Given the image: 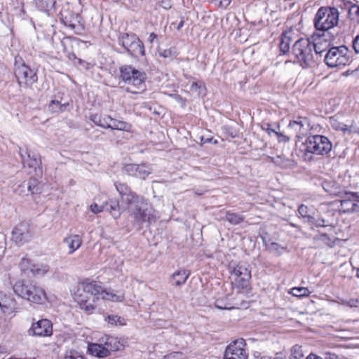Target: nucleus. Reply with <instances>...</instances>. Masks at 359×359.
Returning <instances> with one entry per match:
<instances>
[{
	"instance_id": "41",
	"label": "nucleus",
	"mask_w": 359,
	"mask_h": 359,
	"mask_svg": "<svg viewBox=\"0 0 359 359\" xmlns=\"http://www.w3.org/2000/svg\"><path fill=\"white\" fill-rule=\"evenodd\" d=\"M65 359H83V357L75 351H67L65 354Z\"/></svg>"
},
{
	"instance_id": "25",
	"label": "nucleus",
	"mask_w": 359,
	"mask_h": 359,
	"mask_svg": "<svg viewBox=\"0 0 359 359\" xmlns=\"http://www.w3.org/2000/svg\"><path fill=\"white\" fill-rule=\"evenodd\" d=\"M104 207L105 210L108 211L114 219H117L121 216V208L117 200L109 199L104 203Z\"/></svg>"
},
{
	"instance_id": "61",
	"label": "nucleus",
	"mask_w": 359,
	"mask_h": 359,
	"mask_svg": "<svg viewBox=\"0 0 359 359\" xmlns=\"http://www.w3.org/2000/svg\"><path fill=\"white\" fill-rule=\"evenodd\" d=\"M326 185H327V184L326 182H324V183H323V188H324V189H325L326 191L329 192L330 191L327 189V188H328V186H326Z\"/></svg>"
},
{
	"instance_id": "62",
	"label": "nucleus",
	"mask_w": 359,
	"mask_h": 359,
	"mask_svg": "<svg viewBox=\"0 0 359 359\" xmlns=\"http://www.w3.org/2000/svg\"><path fill=\"white\" fill-rule=\"evenodd\" d=\"M326 185H327V184L326 182H324V183H323V188H324V189H325L326 191L329 192L330 191L327 189V188H328V186H326Z\"/></svg>"
},
{
	"instance_id": "55",
	"label": "nucleus",
	"mask_w": 359,
	"mask_h": 359,
	"mask_svg": "<svg viewBox=\"0 0 359 359\" xmlns=\"http://www.w3.org/2000/svg\"><path fill=\"white\" fill-rule=\"evenodd\" d=\"M269 135H271L272 133H274L276 135V132H278L277 130L272 129L268 126L267 128L266 129Z\"/></svg>"
},
{
	"instance_id": "9",
	"label": "nucleus",
	"mask_w": 359,
	"mask_h": 359,
	"mask_svg": "<svg viewBox=\"0 0 359 359\" xmlns=\"http://www.w3.org/2000/svg\"><path fill=\"white\" fill-rule=\"evenodd\" d=\"M250 278V271L243 265H236L231 271L230 279L233 287L238 290L248 288Z\"/></svg>"
},
{
	"instance_id": "8",
	"label": "nucleus",
	"mask_w": 359,
	"mask_h": 359,
	"mask_svg": "<svg viewBox=\"0 0 359 359\" xmlns=\"http://www.w3.org/2000/svg\"><path fill=\"white\" fill-rule=\"evenodd\" d=\"M347 46H332L325 57L326 64L331 67L346 65L349 61Z\"/></svg>"
},
{
	"instance_id": "12",
	"label": "nucleus",
	"mask_w": 359,
	"mask_h": 359,
	"mask_svg": "<svg viewBox=\"0 0 359 359\" xmlns=\"http://www.w3.org/2000/svg\"><path fill=\"white\" fill-rule=\"evenodd\" d=\"M317 45L316 43V35H312L311 38L299 37L292 29L286 30L282 34L281 41L280 45Z\"/></svg>"
},
{
	"instance_id": "50",
	"label": "nucleus",
	"mask_w": 359,
	"mask_h": 359,
	"mask_svg": "<svg viewBox=\"0 0 359 359\" xmlns=\"http://www.w3.org/2000/svg\"><path fill=\"white\" fill-rule=\"evenodd\" d=\"M358 303V299H350L348 302H346L344 304L348 305L350 307H356Z\"/></svg>"
},
{
	"instance_id": "51",
	"label": "nucleus",
	"mask_w": 359,
	"mask_h": 359,
	"mask_svg": "<svg viewBox=\"0 0 359 359\" xmlns=\"http://www.w3.org/2000/svg\"><path fill=\"white\" fill-rule=\"evenodd\" d=\"M78 62L79 64L83 65L85 69H88L90 68V64L83 62L81 59H78Z\"/></svg>"
},
{
	"instance_id": "26",
	"label": "nucleus",
	"mask_w": 359,
	"mask_h": 359,
	"mask_svg": "<svg viewBox=\"0 0 359 359\" xmlns=\"http://www.w3.org/2000/svg\"><path fill=\"white\" fill-rule=\"evenodd\" d=\"M90 120L97 126L103 128H109L111 117L109 116H102L99 114H93L90 116Z\"/></svg>"
},
{
	"instance_id": "21",
	"label": "nucleus",
	"mask_w": 359,
	"mask_h": 359,
	"mask_svg": "<svg viewBox=\"0 0 359 359\" xmlns=\"http://www.w3.org/2000/svg\"><path fill=\"white\" fill-rule=\"evenodd\" d=\"M15 308V299L10 295L0 293V311L8 315L14 311Z\"/></svg>"
},
{
	"instance_id": "36",
	"label": "nucleus",
	"mask_w": 359,
	"mask_h": 359,
	"mask_svg": "<svg viewBox=\"0 0 359 359\" xmlns=\"http://www.w3.org/2000/svg\"><path fill=\"white\" fill-rule=\"evenodd\" d=\"M348 16L352 21L359 24V6H351L348 11Z\"/></svg>"
},
{
	"instance_id": "30",
	"label": "nucleus",
	"mask_w": 359,
	"mask_h": 359,
	"mask_svg": "<svg viewBox=\"0 0 359 359\" xmlns=\"http://www.w3.org/2000/svg\"><path fill=\"white\" fill-rule=\"evenodd\" d=\"M121 45H135L140 42L139 38L135 34L125 33L120 36Z\"/></svg>"
},
{
	"instance_id": "39",
	"label": "nucleus",
	"mask_w": 359,
	"mask_h": 359,
	"mask_svg": "<svg viewBox=\"0 0 359 359\" xmlns=\"http://www.w3.org/2000/svg\"><path fill=\"white\" fill-rule=\"evenodd\" d=\"M226 220L231 224H238L243 221V217L235 213L228 212L226 215Z\"/></svg>"
},
{
	"instance_id": "42",
	"label": "nucleus",
	"mask_w": 359,
	"mask_h": 359,
	"mask_svg": "<svg viewBox=\"0 0 359 359\" xmlns=\"http://www.w3.org/2000/svg\"><path fill=\"white\" fill-rule=\"evenodd\" d=\"M49 109L53 112L62 111V105L58 101L52 100L49 104Z\"/></svg>"
},
{
	"instance_id": "24",
	"label": "nucleus",
	"mask_w": 359,
	"mask_h": 359,
	"mask_svg": "<svg viewBox=\"0 0 359 359\" xmlns=\"http://www.w3.org/2000/svg\"><path fill=\"white\" fill-rule=\"evenodd\" d=\"M124 297H125L123 293L104 290L100 287V291H99V299H102L114 302H121L124 300Z\"/></svg>"
},
{
	"instance_id": "32",
	"label": "nucleus",
	"mask_w": 359,
	"mask_h": 359,
	"mask_svg": "<svg viewBox=\"0 0 359 359\" xmlns=\"http://www.w3.org/2000/svg\"><path fill=\"white\" fill-rule=\"evenodd\" d=\"M158 53L160 56L165 58H172L175 56L176 51L175 47L158 46Z\"/></svg>"
},
{
	"instance_id": "38",
	"label": "nucleus",
	"mask_w": 359,
	"mask_h": 359,
	"mask_svg": "<svg viewBox=\"0 0 359 359\" xmlns=\"http://www.w3.org/2000/svg\"><path fill=\"white\" fill-rule=\"evenodd\" d=\"M266 249L274 254L281 255L285 250V248L280 246L278 243L272 242L266 244Z\"/></svg>"
},
{
	"instance_id": "10",
	"label": "nucleus",
	"mask_w": 359,
	"mask_h": 359,
	"mask_svg": "<svg viewBox=\"0 0 359 359\" xmlns=\"http://www.w3.org/2000/svg\"><path fill=\"white\" fill-rule=\"evenodd\" d=\"M119 342L113 337H106L105 346L98 344H90L88 351L92 355L103 358L109 354L110 351H116L118 348Z\"/></svg>"
},
{
	"instance_id": "23",
	"label": "nucleus",
	"mask_w": 359,
	"mask_h": 359,
	"mask_svg": "<svg viewBox=\"0 0 359 359\" xmlns=\"http://www.w3.org/2000/svg\"><path fill=\"white\" fill-rule=\"evenodd\" d=\"M20 154L21 156L23 165L27 166L30 168L36 169V167L40 164V159L35 156H31L27 149H20Z\"/></svg>"
},
{
	"instance_id": "33",
	"label": "nucleus",
	"mask_w": 359,
	"mask_h": 359,
	"mask_svg": "<svg viewBox=\"0 0 359 359\" xmlns=\"http://www.w3.org/2000/svg\"><path fill=\"white\" fill-rule=\"evenodd\" d=\"M31 271L35 276H43L48 271L49 268L47 265L41 264H34L31 266Z\"/></svg>"
},
{
	"instance_id": "56",
	"label": "nucleus",
	"mask_w": 359,
	"mask_h": 359,
	"mask_svg": "<svg viewBox=\"0 0 359 359\" xmlns=\"http://www.w3.org/2000/svg\"><path fill=\"white\" fill-rule=\"evenodd\" d=\"M313 47L316 54H318L323 51V50L320 49L321 46H315Z\"/></svg>"
},
{
	"instance_id": "52",
	"label": "nucleus",
	"mask_w": 359,
	"mask_h": 359,
	"mask_svg": "<svg viewBox=\"0 0 359 359\" xmlns=\"http://www.w3.org/2000/svg\"><path fill=\"white\" fill-rule=\"evenodd\" d=\"M280 51L283 52V54H286L290 51V46H280Z\"/></svg>"
},
{
	"instance_id": "22",
	"label": "nucleus",
	"mask_w": 359,
	"mask_h": 359,
	"mask_svg": "<svg viewBox=\"0 0 359 359\" xmlns=\"http://www.w3.org/2000/svg\"><path fill=\"white\" fill-rule=\"evenodd\" d=\"M82 238L77 234H69L63 239V243L67 247L68 255H72L82 244Z\"/></svg>"
},
{
	"instance_id": "6",
	"label": "nucleus",
	"mask_w": 359,
	"mask_h": 359,
	"mask_svg": "<svg viewBox=\"0 0 359 359\" xmlns=\"http://www.w3.org/2000/svg\"><path fill=\"white\" fill-rule=\"evenodd\" d=\"M13 290L20 297L36 304H43L47 300L45 290L35 285H26L22 282H18L14 285Z\"/></svg>"
},
{
	"instance_id": "17",
	"label": "nucleus",
	"mask_w": 359,
	"mask_h": 359,
	"mask_svg": "<svg viewBox=\"0 0 359 359\" xmlns=\"http://www.w3.org/2000/svg\"><path fill=\"white\" fill-rule=\"evenodd\" d=\"M123 170L127 175L130 176L143 180H144L151 172V168L149 167V165L145 163L126 164L124 166Z\"/></svg>"
},
{
	"instance_id": "14",
	"label": "nucleus",
	"mask_w": 359,
	"mask_h": 359,
	"mask_svg": "<svg viewBox=\"0 0 359 359\" xmlns=\"http://www.w3.org/2000/svg\"><path fill=\"white\" fill-rule=\"evenodd\" d=\"M292 54L304 68L309 67L313 60L311 46H292Z\"/></svg>"
},
{
	"instance_id": "15",
	"label": "nucleus",
	"mask_w": 359,
	"mask_h": 359,
	"mask_svg": "<svg viewBox=\"0 0 359 359\" xmlns=\"http://www.w3.org/2000/svg\"><path fill=\"white\" fill-rule=\"evenodd\" d=\"M29 334L32 336L48 337L53 334V325L48 319H41L32 323L28 330Z\"/></svg>"
},
{
	"instance_id": "54",
	"label": "nucleus",
	"mask_w": 359,
	"mask_h": 359,
	"mask_svg": "<svg viewBox=\"0 0 359 359\" xmlns=\"http://www.w3.org/2000/svg\"><path fill=\"white\" fill-rule=\"evenodd\" d=\"M156 38V36L154 34V33H151L149 37V43H155V39Z\"/></svg>"
},
{
	"instance_id": "3",
	"label": "nucleus",
	"mask_w": 359,
	"mask_h": 359,
	"mask_svg": "<svg viewBox=\"0 0 359 359\" xmlns=\"http://www.w3.org/2000/svg\"><path fill=\"white\" fill-rule=\"evenodd\" d=\"M99 291L100 286L95 282H83L78 285L74 299L81 309L92 313L99 300Z\"/></svg>"
},
{
	"instance_id": "45",
	"label": "nucleus",
	"mask_w": 359,
	"mask_h": 359,
	"mask_svg": "<svg viewBox=\"0 0 359 359\" xmlns=\"http://www.w3.org/2000/svg\"><path fill=\"white\" fill-rule=\"evenodd\" d=\"M231 37H233V39H238L237 40V42L238 43H243L245 41V37H242L241 36V29H237V30H234L231 34Z\"/></svg>"
},
{
	"instance_id": "18",
	"label": "nucleus",
	"mask_w": 359,
	"mask_h": 359,
	"mask_svg": "<svg viewBox=\"0 0 359 359\" xmlns=\"http://www.w3.org/2000/svg\"><path fill=\"white\" fill-rule=\"evenodd\" d=\"M298 212L300 217L310 224L315 225L316 226H327L329 223L324 218L316 219L314 217L313 212L305 205H301L298 208Z\"/></svg>"
},
{
	"instance_id": "19",
	"label": "nucleus",
	"mask_w": 359,
	"mask_h": 359,
	"mask_svg": "<svg viewBox=\"0 0 359 359\" xmlns=\"http://www.w3.org/2000/svg\"><path fill=\"white\" fill-rule=\"evenodd\" d=\"M341 211L343 212H359V196L354 193L346 194L345 198L341 200Z\"/></svg>"
},
{
	"instance_id": "5",
	"label": "nucleus",
	"mask_w": 359,
	"mask_h": 359,
	"mask_svg": "<svg viewBox=\"0 0 359 359\" xmlns=\"http://www.w3.org/2000/svg\"><path fill=\"white\" fill-rule=\"evenodd\" d=\"M303 158L311 160L312 154L325 155L332 150V143L329 139L323 135H312L306 138L303 144Z\"/></svg>"
},
{
	"instance_id": "53",
	"label": "nucleus",
	"mask_w": 359,
	"mask_h": 359,
	"mask_svg": "<svg viewBox=\"0 0 359 359\" xmlns=\"http://www.w3.org/2000/svg\"><path fill=\"white\" fill-rule=\"evenodd\" d=\"M306 359H323L321 357L315 355V354H309Z\"/></svg>"
},
{
	"instance_id": "47",
	"label": "nucleus",
	"mask_w": 359,
	"mask_h": 359,
	"mask_svg": "<svg viewBox=\"0 0 359 359\" xmlns=\"http://www.w3.org/2000/svg\"><path fill=\"white\" fill-rule=\"evenodd\" d=\"M215 306L219 309H231L233 307L229 304H224L222 301L217 300L215 302Z\"/></svg>"
},
{
	"instance_id": "2",
	"label": "nucleus",
	"mask_w": 359,
	"mask_h": 359,
	"mask_svg": "<svg viewBox=\"0 0 359 359\" xmlns=\"http://www.w3.org/2000/svg\"><path fill=\"white\" fill-rule=\"evenodd\" d=\"M339 12L335 8H320L314 19V25L318 30L323 31L321 34H314L316 35V43L319 45L323 42L327 41V38L330 39L329 32L325 31L333 28L338 23Z\"/></svg>"
},
{
	"instance_id": "46",
	"label": "nucleus",
	"mask_w": 359,
	"mask_h": 359,
	"mask_svg": "<svg viewBox=\"0 0 359 359\" xmlns=\"http://www.w3.org/2000/svg\"><path fill=\"white\" fill-rule=\"evenodd\" d=\"M216 4L222 8H226L231 3V0H215Z\"/></svg>"
},
{
	"instance_id": "35",
	"label": "nucleus",
	"mask_w": 359,
	"mask_h": 359,
	"mask_svg": "<svg viewBox=\"0 0 359 359\" xmlns=\"http://www.w3.org/2000/svg\"><path fill=\"white\" fill-rule=\"evenodd\" d=\"M274 163L276 164L280 165V167L285 168H292L294 165L293 161L288 159V158H283L281 156H277L274 159Z\"/></svg>"
},
{
	"instance_id": "59",
	"label": "nucleus",
	"mask_w": 359,
	"mask_h": 359,
	"mask_svg": "<svg viewBox=\"0 0 359 359\" xmlns=\"http://www.w3.org/2000/svg\"><path fill=\"white\" fill-rule=\"evenodd\" d=\"M138 51L142 55H144V46H137Z\"/></svg>"
},
{
	"instance_id": "16",
	"label": "nucleus",
	"mask_w": 359,
	"mask_h": 359,
	"mask_svg": "<svg viewBox=\"0 0 359 359\" xmlns=\"http://www.w3.org/2000/svg\"><path fill=\"white\" fill-rule=\"evenodd\" d=\"M29 225L25 222L17 224L12 231V241L17 245H22L31 238Z\"/></svg>"
},
{
	"instance_id": "60",
	"label": "nucleus",
	"mask_w": 359,
	"mask_h": 359,
	"mask_svg": "<svg viewBox=\"0 0 359 359\" xmlns=\"http://www.w3.org/2000/svg\"><path fill=\"white\" fill-rule=\"evenodd\" d=\"M351 48H352L353 49H354V50H355L356 53H359V46H351Z\"/></svg>"
},
{
	"instance_id": "34",
	"label": "nucleus",
	"mask_w": 359,
	"mask_h": 359,
	"mask_svg": "<svg viewBox=\"0 0 359 359\" xmlns=\"http://www.w3.org/2000/svg\"><path fill=\"white\" fill-rule=\"evenodd\" d=\"M190 90L198 95H205V86L201 81H193L190 83Z\"/></svg>"
},
{
	"instance_id": "40",
	"label": "nucleus",
	"mask_w": 359,
	"mask_h": 359,
	"mask_svg": "<svg viewBox=\"0 0 359 359\" xmlns=\"http://www.w3.org/2000/svg\"><path fill=\"white\" fill-rule=\"evenodd\" d=\"M290 293L295 297H307L310 294V291L307 287H293Z\"/></svg>"
},
{
	"instance_id": "31",
	"label": "nucleus",
	"mask_w": 359,
	"mask_h": 359,
	"mask_svg": "<svg viewBox=\"0 0 359 359\" xmlns=\"http://www.w3.org/2000/svg\"><path fill=\"white\" fill-rule=\"evenodd\" d=\"M104 320L111 326L126 325L125 319L116 315H107L104 316Z\"/></svg>"
},
{
	"instance_id": "27",
	"label": "nucleus",
	"mask_w": 359,
	"mask_h": 359,
	"mask_svg": "<svg viewBox=\"0 0 359 359\" xmlns=\"http://www.w3.org/2000/svg\"><path fill=\"white\" fill-rule=\"evenodd\" d=\"M331 126L336 130H341L344 133L351 132L352 123L346 124L339 119L338 117L334 116L330 118Z\"/></svg>"
},
{
	"instance_id": "64",
	"label": "nucleus",
	"mask_w": 359,
	"mask_h": 359,
	"mask_svg": "<svg viewBox=\"0 0 359 359\" xmlns=\"http://www.w3.org/2000/svg\"><path fill=\"white\" fill-rule=\"evenodd\" d=\"M353 73L356 76H359V69H355Z\"/></svg>"
},
{
	"instance_id": "7",
	"label": "nucleus",
	"mask_w": 359,
	"mask_h": 359,
	"mask_svg": "<svg viewBox=\"0 0 359 359\" xmlns=\"http://www.w3.org/2000/svg\"><path fill=\"white\" fill-rule=\"evenodd\" d=\"M15 75L20 86H32L37 81L36 74L25 65L20 56L15 57Z\"/></svg>"
},
{
	"instance_id": "13",
	"label": "nucleus",
	"mask_w": 359,
	"mask_h": 359,
	"mask_svg": "<svg viewBox=\"0 0 359 359\" xmlns=\"http://www.w3.org/2000/svg\"><path fill=\"white\" fill-rule=\"evenodd\" d=\"M62 22L65 27L76 34L80 33L84 28L81 17L78 13L64 11L62 13Z\"/></svg>"
},
{
	"instance_id": "58",
	"label": "nucleus",
	"mask_w": 359,
	"mask_h": 359,
	"mask_svg": "<svg viewBox=\"0 0 359 359\" xmlns=\"http://www.w3.org/2000/svg\"><path fill=\"white\" fill-rule=\"evenodd\" d=\"M352 45H359V34L355 38Z\"/></svg>"
},
{
	"instance_id": "43",
	"label": "nucleus",
	"mask_w": 359,
	"mask_h": 359,
	"mask_svg": "<svg viewBox=\"0 0 359 359\" xmlns=\"http://www.w3.org/2000/svg\"><path fill=\"white\" fill-rule=\"evenodd\" d=\"M162 359H184V356L182 352H172L164 355Z\"/></svg>"
},
{
	"instance_id": "57",
	"label": "nucleus",
	"mask_w": 359,
	"mask_h": 359,
	"mask_svg": "<svg viewBox=\"0 0 359 359\" xmlns=\"http://www.w3.org/2000/svg\"><path fill=\"white\" fill-rule=\"evenodd\" d=\"M184 25V21L181 20L179 24L177 26H175V28H176L177 30H180Z\"/></svg>"
},
{
	"instance_id": "37",
	"label": "nucleus",
	"mask_w": 359,
	"mask_h": 359,
	"mask_svg": "<svg viewBox=\"0 0 359 359\" xmlns=\"http://www.w3.org/2000/svg\"><path fill=\"white\" fill-rule=\"evenodd\" d=\"M304 356L302 347L294 345L290 350V359H301Z\"/></svg>"
},
{
	"instance_id": "48",
	"label": "nucleus",
	"mask_w": 359,
	"mask_h": 359,
	"mask_svg": "<svg viewBox=\"0 0 359 359\" xmlns=\"http://www.w3.org/2000/svg\"><path fill=\"white\" fill-rule=\"evenodd\" d=\"M35 187H36V180H34V179L30 180L28 182V186H27L28 191H30L32 194H34Z\"/></svg>"
},
{
	"instance_id": "20",
	"label": "nucleus",
	"mask_w": 359,
	"mask_h": 359,
	"mask_svg": "<svg viewBox=\"0 0 359 359\" xmlns=\"http://www.w3.org/2000/svg\"><path fill=\"white\" fill-rule=\"evenodd\" d=\"M288 127L294 130L297 137H301L311 129V124L307 118L299 117L297 120L290 121Z\"/></svg>"
},
{
	"instance_id": "49",
	"label": "nucleus",
	"mask_w": 359,
	"mask_h": 359,
	"mask_svg": "<svg viewBox=\"0 0 359 359\" xmlns=\"http://www.w3.org/2000/svg\"><path fill=\"white\" fill-rule=\"evenodd\" d=\"M276 135L277 136L279 142H288L290 140L289 137L279 132H276Z\"/></svg>"
},
{
	"instance_id": "11",
	"label": "nucleus",
	"mask_w": 359,
	"mask_h": 359,
	"mask_svg": "<svg viewBox=\"0 0 359 359\" xmlns=\"http://www.w3.org/2000/svg\"><path fill=\"white\" fill-rule=\"evenodd\" d=\"M248 356L245 341L240 338L233 341L226 346L224 359H247Z\"/></svg>"
},
{
	"instance_id": "29",
	"label": "nucleus",
	"mask_w": 359,
	"mask_h": 359,
	"mask_svg": "<svg viewBox=\"0 0 359 359\" xmlns=\"http://www.w3.org/2000/svg\"><path fill=\"white\" fill-rule=\"evenodd\" d=\"M189 276V273L186 270L178 271L173 273L172 280L176 286H180L183 285L187 280Z\"/></svg>"
},
{
	"instance_id": "4",
	"label": "nucleus",
	"mask_w": 359,
	"mask_h": 359,
	"mask_svg": "<svg viewBox=\"0 0 359 359\" xmlns=\"http://www.w3.org/2000/svg\"><path fill=\"white\" fill-rule=\"evenodd\" d=\"M119 79L127 84L126 91L138 93L145 90L146 74L131 65L120 67Z\"/></svg>"
},
{
	"instance_id": "44",
	"label": "nucleus",
	"mask_w": 359,
	"mask_h": 359,
	"mask_svg": "<svg viewBox=\"0 0 359 359\" xmlns=\"http://www.w3.org/2000/svg\"><path fill=\"white\" fill-rule=\"evenodd\" d=\"M104 208H105L104 204L103 205H98L95 203H93L90 205V210L94 214H98V213L102 212L103 210H105Z\"/></svg>"
},
{
	"instance_id": "28",
	"label": "nucleus",
	"mask_w": 359,
	"mask_h": 359,
	"mask_svg": "<svg viewBox=\"0 0 359 359\" xmlns=\"http://www.w3.org/2000/svg\"><path fill=\"white\" fill-rule=\"evenodd\" d=\"M111 130H118L123 131H130L131 129V125L127 122L116 120L111 118L109 128Z\"/></svg>"
},
{
	"instance_id": "1",
	"label": "nucleus",
	"mask_w": 359,
	"mask_h": 359,
	"mask_svg": "<svg viewBox=\"0 0 359 359\" xmlns=\"http://www.w3.org/2000/svg\"><path fill=\"white\" fill-rule=\"evenodd\" d=\"M116 189L118 192L123 205H126L130 215L139 225L144 223L150 224L158 218L157 211L143 196L137 195L124 183L116 182Z\"/></svg>"
},
{
	"instance_id": "63",
	"label": "nucleus",
	"mask_w": 359,
	"mask_h": 359,
	"mask_svg": "<svg viewBox=\"0 0 359 359\" xmlns=\"http://www.w3.org/2000/svg\"><path fill=\"white\" fill-rule=\"evenodd\" d=\"M69 59H70V60H72V59H73V58H74V59H76V55H75L74 53L70 54V55H69Z\"/></svg>"
}]
</instances>
